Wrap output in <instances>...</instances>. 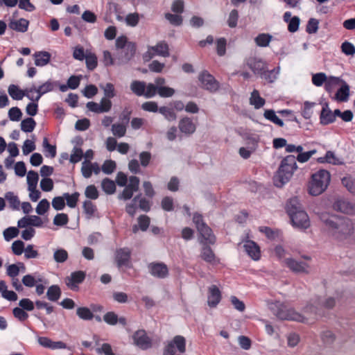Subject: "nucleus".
<instances>
[{"label":"nucleus","mask_w":355,"mask_h":355,"mask_svg":"<svg viewBox=\"0 0 355 355\" xmlns=\"http://www.w3.org/2000/svg\"><path fill=\"white\" fill-rule=\"evenodd\" d=\"M198 80L200 83V87L211 93H214L219 89V83L207 70H204L199 73Z\"/></svg>","instance_id":"obj_6"},{"label":"nucleus","mask_w":355,"mask_h":355,"mask_svg":"<svg viewBox=\"0 0 355 355\" xmlns=\"http://www.w3.org/2000/svg\"><path fill=\"white\" fill-rule=\"evenodd\" d=\"M246 146L252 150H256L259 137L257 135H241Z\"/></svg>","instance_id":"obj_34"},{"label":"nucleus","mask_w":355,"mask_h":355,"mask_svg":"<svg viewBox=\"0 0 355 355\" xmlns=\"http://www.w3.org/2000/svg\"><path fill=\"white\" fill-rule=\"evenodd\" d=\"M85 62L87 68L89 70H94L97 67V57L94 53H89L85 55Z\"/></svg>","instance_id":"obj_43"},{"label":"nucleus","mask_w":355,"mask_h":355,"mask_svg":"<svg viewBox=\"0 0 355 355\" xmlns=\"http://www.w3.org/2000/svg\"><path fill=\"white\" fill-rule=\"evenodd\" d=\"M144 89H146V83L144 81L134 80L130 84L131 91L138 96H144Z\"/></svg>","instance_id":"obj_33"},{"label":"nucleus","mask_w":355,"mask_h":355,"mask_svg":"<svg viewBox=\"0 0 355 355\" xmlns=\"http://www.w3.org/2000/svg\"><path fill=\"white\" fill-rule=\"evenodd\" d=\"M137 221L139 229L141 231L145 232L148 230L150 225V219L147 215H141L138 217Z\"/></svg>","instance_id":"obj_51"},{"label":"nucleus","mask_w":355,"mask_h":355,"mask_svg":"<svg viewBox=\"0 0 355 355\" xmlns=\"http://www.w3.org/2000/svg\"><path fill=\"white\" fill-rule=\"evenodd\" d=\"M49 207V202L46 198H44L39 202L35 209L36 213L38 215H44L48 211Z\"/></svg>","instance_id":"obj_55"},{"label":"nucleus","mask_w":355,"mask_h":355,"mask_svg":"<svg viewBox=\"0 0 355 355\" xmlns=\"http://www.w3.org/2000/svg\"><path fill=\"white\" fill-rule=\"evenodd\" d=\"M85 279V272L82 270L73 272L69 278V282L67 285L73 291H76L78 288V284H81Z\"/></svg>","instance_id":"obj_21"},{"label":"nucleus","mask_w":355,"mask_h":355,"mask_svg":"<svg viewBox=\"0 0 355 355\" xmlns=\"http://www.w3.org/2000/svg\"><path fill=\"white\" fill-rule=\"evenodd\" d=\"M69 223V217L67 214H57L53 218V224L57 226H64Z\"/></svg>","instance_id":"obj_49"},{"label":"nucleus","mask_w":355,"mask_h":355,"mask_svg":"<svg viewBox=\"0 0 355 355\" xmlns=\"http://www.w3.org/2000/svg\"><path fill=\"white\" fill-rule=\"evenodd\" d=\"M35 64L37 67L46 65L51 60V54L47 51H37L33 54Z\"/></svg>","instance_id":"obj_25"},{"label":"nucleus","mask_w":355,"mask_h":355,"mask_svg":"<svg viewBox=\"0 0 355 355\" xmlns=\"http://www.w3.org/2000/svg\"><path fill=\"white\" fill-rule=\"evenodd\" d=\"M222 298L220 289L216 285H211L209 288L207 304L209 307L215 308L219 304Z\"/></svg>","instance_id":"obj_17"},{"label":"nucleus","mask_w":355,"mask_h":355,"mask_svg":"<svg viewBox=\"0 0 355 355\" xmlns=\"http://www.w3.org/2000/svg\"><path fill=\"white\" fill-rule=\"evenodd\" d=\"M179 128L182 133H193L196 130V125L192 119L185 117L180 120Z\"/></svg>","instance_id":"obj_26"},{"label":"nucleus","mask_w":355,"mask_h":355,"mask_svg":"<svg viewBox=\"0 0 355 355\" xmlns=\"http://www.w3.org/2000/svg\"><path fill=\"white\" fill-rule=\"evenodd\" d=\"M320 122L323 125H327L334 122V114L329 108L328 104L324 103L320 112Z\"/></svg>","instance_id":"obj_27"},{"label":"nucleus","mask_w":355,"mask_h":355,"mask_svg":"<svg viewBox=\"0 0 355 355\" xmlns=\"http://www.w3.org/2000/svg\"><path fill=\"white\" fill-rule=\"evenodd\" d=\"M115 261L119 268L123 266L130 268L132 267L130 250L128 248L117 249L115 252Z\"/></svg>","instance_id":"obj_9"},{"label":"nucleus","mask_w":355,"mask_h":355,"mask_svg":"<svg viewBox=\"0 0 355 355\" xmlns=\"http://www.w3.org/2000/svg\"><path fill=\"white\" fill-rule=\"evenodd\" d=\"M101 187L107 194H113L116 191L115 182L108 178H105L102 180Z\"/></svg>","instance_id":"obj_37"},{"label":"nucleus","mask_w":355,"mask_h":355,"mask_svg":"<svg viewBox=\"0 0 355 355\" xmlns=\"http://www.w3.org/2000/svg\"><path fill=\"white\" fill-rule=\"evenodd\" d=\"M285 263L288 268L295 273H309V266L302 261H297L293 258H287Z\"/></svg>","instance_id":"obj_15"},{"label":"nucleus","mask_w":355,"mask_h":355,"mask_svg":"<svg viewBox=\"0 0 355 355\" xmlns=\"http://www.w3.org/2000/svg\"><path fill=\"white\" fill-rule=\"evenodd\" d=\"M36 125L35 120L28 117L21 121V130L24 132H31Z\"/></svg>","instance_id":"obj_40"},{"label":"nucleus","mask_w":355,"mask_h":355,"mask_svg":"<svg viewBox=\"0 0 355 355\" xmlns=\"http://www.w3.org/2000/svg\"><path fill=\"white\" fill-rule=\"evenodd\" d=\"M79 196L78 192H74L72 194H69V193H63L64 198L67 200L66 203L70 208H74L76 206Z\"/></svg>","instance_id":"obj_39"},{"label":"nucleus","mask_w":355,"mask_h":355,"mask_svg":"<svg viewBox=\"0 0 355 355\" xmlns=\"http://www.w3.org/2000/svg\"><path fill=\"white\" fill-rule=\"evenodd\" d=\"M273 314L279 320H294L302 322L304 317L294 309L279 302H277L270 307Z\"/></svg>","instance_id":"obj_5"},{"label":"nucleus","mask_w":355,"mask_h":355,"mask_svg":"<svg viewBox=\"0 0 355 355\" xmlns=\"http://www.w3.org/2000/svg\"><path fill=\"white\" fill-rule=\"evenodd\" d=\"M112 102L110 99L103 98L100 103L90 101L86 104V107L90 112L100 114L108 112L112 108Z\"/></svg>","instance_id":"obj_13"},{"label":"nucleus","mask_w":355,"mask_h":355,"mask_svg":"<svg viewBox=\"0 0 355 355\" xmlns=\"http://www.w3.org/2000/svg\"><path fill=\"white\" fill-rule=\"evenodd\" d=\"M83 157V152L81 148L73 147V153L71 155L69 161L71 163L76 164L81 160Z\"/></svg>","instance_id":"obj_54"},{"label":"nucleus","mask_w":355,"mask_h":355,"mask_svg":"<svg viewBox=\"0 0 355 355\" xmlns=\"http://www.w3.org/2000/svg\"><path fill=\"white\" fill-rule=\"evenodd\" d=\"M22 116V112L17 107H11L8 111V117L11 121H19Z\"/></svg>","instance_id":"obj_58"},{"label":"nucleus","mask_w":355,"mask_h":355,"mask_svg":"<svg viewBox=\"0 0 355 355\" xmlns=\"http://www.w3.org/2000/svg\"><path fill=\"white\" fill-rule=\"evenodd\" d=\"M76 315L83 320H91L94 317L91 309L86 306L78 307L76 309Z\"/></svg>","instance_id":"obj_35"},{"label":"nucleus","mask_w":355,"mask_h":355,"mask_svg":"<svg viewBox=\"0 0 355 355\" xmlns=\"http://www.w3.org/2000/svg\"><path fill=\"white\" fill-rule=\"evenodd\" d=\"M264 116L266 119L272 121L275 124L282 127L284 125L283 121L280 119L272 110H266L264 112Z\"/></svg>","instance_id":"obj_42"},{"label":"nucleus","mask_w":355,"mask_h":355,"mask_svg":"<svg viewBox=\"0 0 355 355\" xmlns=\"http://www.w3.org/2000/svg\"><path fill=\"white\" fill-rule=\"evenodd\" d=\"M58 85L59 83L57 81H54L51 79L46 80L37 87H36L35 85H33L31 87V89L32 90V94L33 92L37 94L35 96L33 95V101H39L43 95L55 90L58 87Z\"/></svg>","instance_id":"obj_8"},{"label":"nucleus","mask_w":355,"mask_h":355,"mask_svg":"<svg viewBox=\"0 0 355 355\" xmlns=\"http://www.w3.org/2000/svg\"><path fill=\"white\" fill-rule=\"evenodd\" d=\"M297 168L296 158L294 155H289L284 157L274 176L275 187L281 188L289 182Z\"/></svg>","instance_id":"obj_3"},{"label":"nucleus","mask_w":355,"mask_h":355,"mask_svg":"<svg viewBox=\"0 0 355 355\" xmlns=\"http://www.w3.org/2000/svg\"><path fill=\"white\" fill-rule=\"evenodd\" d=\"M319 21L315 18H311L307 23L306 31L309 34L315 33L318 30Z\"/></svg>","instance_id":"obj_60"},{"label":"nucleus","mask_w":355,"mask_h":355,"mask_svg":"<svg viewBox=\"0 0 355 355\" xmlns=\"http://www.w3.org/2000/svg\"><path fill=\"white\" fill-rule=\"evenodd\" d=\"M272 40V36L267 33L259 34L254 39L255 43L257 46L261 47H266L269 45Z\"/></svg>","instance_id":"obj_38"},{"label":"nucleus","mask_w":355,"mask_h":355,"mask_svg":"<svg viewBox=\"0 0 355 355\" xmlns=\"http://www.w3.org/2000/svg\"><path fill=\"white\" fill-rule=\"evenodd\" d=\"M330 180V173L325 169L313 173L308 184L309 193L313 196L320 195L327 189Z\"/></svg>","instance_id":"obj_4"},{"label":"nucleus","mask_w":355,"mask_h":355,"mask_svg":"<svg viewBox=\"0 0 355 355\" xmlns=\"http://www.w3.org/2000/svg\"><path fill=\"white\" fill-rule=\"evenodd\" d=\"M158 112L163 114L168 121H173L176 119V114L174 111L168 107H160Z\"/></svg>","instance_id":"obj_53"},{"label":"nucleus","mask_w":355,"mask_h":355,"mask_svg":"<svg viewBox=\"0 0 355 355\" xmlns=\"http://www.w3.org/2000/svg\"><path fill=\"white\" fill-rule=\"evenodd\" d=\"M19 233V230L15 227H9L3 231L4 239L7 241L17 237Z\"/></svg>","instance_id":"obj_46"},{"label":"nucleus","mask_w":355,"mask_h":355,"mask_svg":"<svg viewBox=\"0 0 355 355\" xmlns=\"http://www.w3.org/2000/svg\"><path fill=\"white\" fill-rule=\"evenodd\" d=\"M135 52V44L132 42H129L125 49L119 51V60L121 63H126L134 57Z\"/></svg>","instance_id":"obj_20"},{"label":"nucleus","mask_w":355,"mask_h":355,"mask_svg":"<svg viewBox=\"0 0 355 355\" xmlns=\"http://www.w3.org/2000/svg\"><path fill=\"white\" fill-rule=\"evenodd\" d=\"M133 344L142 350L152 347V340L144 329H138L132 336Z\"/></svg>","instance_id":"obj_7"},{"label":"nucleus","mask_w":355,"mask_h":355,"mask_svg":"<svg viewBox=\"0 0 355 355\" xmlns=\"http://www.w3.org/2000/svg\"><path fill=\"white\" fill-rule=\"evenodd\" d=\"M265 102V99L260 96L259 91L254 89L250 98V104L254 105V108L259 109L264 105Z\"/></svg>","instance_id":"obj_30"},{"label":"nucleus","mask_w":355,"mask_h":355,"mask_svg":"<svg viewBox=\"0 0 355 355\" xmlns=\"http://www.w3.org/2000/svg\"><path fill=\"white\" fill-rule=\"evenodd\" d=\"M175 92L174 89L166 86L159 87L157 89V94L162 98L171 97L174 95Z\"/></svg>","instance_id":"obj_59"},{"label":"nucleus","mask_w":355,"mask_h":355,"mask_svg":"<svg viewBox=\"0 0 355 355\" xmlns=\"http://www.w3.org/2000/svg\"><path fill=\"white\" fill-rule=\"evenodd\" d=\"M321 339L324 345H331L335 341L336 336L332 331L327 330L322 333Z\"/></svg>","instance_id":"obj_47"},{"label":"nucleus","mask_w":355,"mask_h":355,"mask_svg":"<svg viewBox=\"0 0 355 355\" xmlns=\"http://www.w3.org/2000/svg\"><path fill=\"white\" fill-rule=\"evenodd\" d=\"M61 293L62 292L59 286L52 285L48 288L46 292V297L49 300L56 302L60 297Z\"/></svg>","instance_id":"obj_31"},{"label":"nucleus","mask_w":355,"mask_h":355,"mask_svg":"<svg viewBox=\"0 0 355 355\" xmlns=\"http://www.w3.org/2000/svg\"><path fill=\"white\" fill-rule=\"evenodd\" d=\"M12 314L15 318L21 322H24L28 318V314L21 307H15L12 309Z\"/></svg>","instance_id":"obj_63"},{"label":"nucleus","mask_w":355,"mask_h":355,"mask_svg":"<svg viewBox=\"0 0 355 355\" xmlns=\"http://www.w3.org/2000/svg\"><path fill=\"white\" fill-rule=\"evenodd\" d=\"M326 80H327V77L324 73H318L312 76V83L317 87L322 86L324 83L325 84Z\"/></svg>","instance_id":"obj_56"},{"label":"nucleus","mask_w":355,"mask_h":355,"mask_svg":"<svg viewBox=\"0 0 355 355\" xmlns=\"http://www.w3.org/2000/svg\"><path fill=\"white\" fill-rule=\"evenodd\" d=\"M7 285L6 282L3 280L0 281V293H1V296L10 302H15L17 300L18 297L15 292L13 291H8L7 288Z\"/></svg>","instance_id":"obj_28"},{"label":"nucleus","mask_w":355,"mask_h":355,"mask_svg":"<svg viewBox=\"0 0 355 355\" xmlns=\"http://www.w3.org/2000/svg\"><path fill=\"white\" fill-rule=\"evenodd\" d=\"M132 110L130 107H125L119 116V122H121L126 125H128L130 119Z\"/></svg>","instance_id":"obj_57"},{"label":"nucleus","mask_w":355,"mask_h":355,"mask_svg":"<svg viewBox=\"0 0 355 355\" xmlns=\"http://www.w3.org/2000/svg\"><path fill=\"white\" fill-rule=\"evenodd\" d=\"M332 207L336 211L349 215L355 214V204L345 198L336 199L334 202Z\"/></svg>","instance_id":"obj_12"},{"label":"nucleus","mask_w":355,"mask_h":355,"mask_svg":"<svg viewBox=\"0 0 355 355\" xmlns=\"http://www.w3.org/2000/svg\"><path fill=\"white\" fill-rule=\"evenodd\" d=\"M198 231L202 237L200 243H209L211 245L215 244L216 238L213 234L212 230L206 224L201 227H198Z\"/></svg>","instance_id":"obj_18"},{"label":"nucleus","mask_w":355,"mask_h":355,"mask_svg":"<svg viewBox=\"0 0 355 355\" xmlns=\"http://www.w3.org/2000/svg\"><path fill=\"white\" fill-rule=\"evenodd\" d=\"M82 175L85 178H89L92 175V162L89 160L85 159L82 163L81 167Z\"/></svg>","instance_id":"obj_48"},{"label":"nucleus","mask_w":355,"mask_h":355,"mask_svg":"<svg viewBox=\"0 0 355 355\" xmlns=\"http://www.w3.org/2000/svg\"><path fill=\"white\" fill-rule=\"evenodd\" d=\"M82 93L87 98H92L97 94L98 88L94 85H89L85 87Z\"/></svg>","instance_id":"obj_62"},{"label":"nucleus","mask_w":355,"mask_h":355,"mask_svg":"<svg viewBox=\"0 0 355 355\" xmlns=\"http://www.w3.org/2000/svg\"><path fill=\"white\" fill-rule=\"evenodd\" d=\"M343 82V81L338 77L329 76L327 78V80H326L324 88L327 92L331 93L336 87Z\"/></svg>","instance_id":"obj_36"},{"label":"nucleus","mask_w":355,"mask_h":355,"mask_svg":"<svg viewBox=\"0 0 355 355\" xmlns=\"http://www.w3.org/2000/svg\"><path fill=\"white\" fill-rule=\"evenodd\" d=\"M202 245L200 252V257L205 261L214 264L216 263V257L209 246V243H201Z\"/></svg>","instance_id":"obj_22"},{"label":"nucleus","mask_w":355,"mask_h":355,"mask_svg":"<svg viewBox=\"0 0 355 355\" xmlns=\"http://www.w3.org/2000/svg\"><path fill=\"white\" fill-rule=\"evenodd\" d=\"M343 186L352 194L355 195V180L351 176L344 177L341 180Z\"/></svg>","instance_id":"obj_45"},{"label":"nucleus","mask_w":355,"mask_h":355,"mask_svg":"<svg viewBox=\"0 0 355 355\" xmlns=\"http://www.w3.org/2000/svg\"><path fill=\"white\" fill-rule=\"evenodd\" d=\"M5 198L9 202L10 207L13 209H19L20 201L17 196H15L13 192L8 191L5 194Z\"/></svg>","instance_id":"obj_41"},{"label":"nucleus","mask_w":355,"mask_h":355,"mask_svg":"<svg viewBox=\"0 0 355 355\" xmlns=\"http://www.w3.org/2000/svg\"><path fill=\"white\" fill-rule=\"evenodd\" d=\"M341 50L346 55H354L355 54V46L353 44L347 41L342 44Z\"/></svg>","instance_id":"obj_64"},{"label":"nucleus","mask_w":355,"mask_h":355,"mask_svg":"<svg viewBox=\"0 0 355 355\" xmlns=\"http://www.w3.org/2000/svg\"><path fill=\"white\" fill-rule=\"evenodd\" d=\"M349 96V86L343 82L341 87L337 91L335 94V99L339 102H346Z\"/></svg>","instance_id":"obj_29"},{"label":"nucleus","mask_w":355,"mask_h":355,"mask_svg":"<svg viewBox=\"0 0 355 355\" xmlns=\"http://www.w3.org/2000/svg\"><path fill=\"white\" fill-rule=\"evenodd\" d=\"M83 208L84 213L87 216V218L90 219L95 216V213L97 212L96 206L89 200L83 202Z\"/></svg>","instance_id":"obj_32"},{"label":"nucleus","mask_w":355,"mask_h":355,"mask_svg":"<svg viewBox=\"0 0 355 355\" xmlns=\"http://www.w3.org/2000/svg\"><path fill=\"white\" fill-rule=\"evenodd\" d=\"M155 55L168 57L170 55L169 47L165 41L159 42L155 46H150Z\"/></svg>","instance_id":"obj_24"},{"label":"nucleus","mask_w":355,"mask_h":355,"mask_svg":"<svg viewBox=\"0 0 355 355\" xmlns=\"http://www.w3.org/2000/svg\"><path fill=\"white\" fill-rule=\"evenodd\" d=\"M85 195L87 198L91 200H96L99 196V193L96 187L93 184L89 185L86 187Z\"/></svg>","instance_id":"obj_52"},{"label":"nucleus","mask_w":355,"mask_h":355,"mask_svg":"<svg viewBox=\"0 0 355 355\" xmlns=\"http://www.w3.org/2000/svg\"><path fill=\"white\" fill-rule=\"evenodd\" d=\"M162 208L166 211H171L174 209L173 200L171 197H164L161 202Z\"/></svg>","instance_id":"obj_61"},{"label":"nucleus","mask_w":355,"mask_h":355,"mask_svg":"<svg viewBox=\"0 0 355 355\" xmlns=\"http://www.w3.org/2000/svg\"><path fill=\"white\" fill-rule=\"evenodd\" d=\"M245 64L256 75H261L263 70L266 69V64L261 59L256 57H249L245 59Z\"/></svg>","instance_id":"obj_16"},{"label":"nucleus","mask_w":355,"mask_h":355,"mask_svg":"<svg viewBox=\"0 0 355 355\" xmlns=\"http://www.w3.org/2000/svg\"><path fill=\"white\" fill-rule=\"evenodd\" d=\"M243 248L245 251L254 261H258L261 257V251L257 243L252 240H247Z\"/></svg>","instance_id":"obj_19"},{"label":"nucleus","mask_w":355,"mask_h":355,"mask_svg":"<svg viewBox=\"0 0 355 355\" xmlns=\"http://www.w3.org/2000/svg\"><path fill=\"white\" fill-rule=\"evenodd\" d=\"M116 168V162L112 159L105 160L102 166L101 170L105 174H111L112 173Z\"/></svg>","instance_id":"obj_44"},{"label":"nucleus","mask_w":355,"mask_h":355,"mask_svg":"<svg viewBox=\"0 0 355 355\" xmlns=\"http://www.w3.org/2000/svg\"><path fill=\"white\" fill-rule=\"evenodd\" d=\"M29 25V21L24 18L18 20H11L8 24V27L14 31L20 33H25L27 31Z\"/></svg>","instance_id":"obj_23"},{"label":"nucleus","mask_w":355,"mask_h":355,"mask_svg":"<svg viewBox=\"0 0 355 355\" xmlns=\"http://www.w3.org/2000/svg\"><path fill=\"white\" fill-rule=\"evenodd\" d=\"M177 351L180 354L186 352V339L184 336L178 335L168 343L164 347V351Z\"/></svg>","instance_id":"obj_14"},{"label":"nucleus","mask_w":355,"mask_h":355,"mask_svg":"<svg viewBox=\"0 0 355 355\" xmlns=\"http://www.w3.org/2000/svg\"><path fill=\"white\" fill-rule=\"evenodd\" d=\"M150 274L158 279L166 278L168 275V266L163 262H152L148 265Z\"/></svg>","instance_id":"obj_11"},{"label":"nucleus","mask_w":355,"mask_h":355,"mask_svg":"<svg viewBox=\"0 0 355 355\" xmlns=\"http://www.w3.org/2000/svg\"><path fill=\"white\" fill-rule=\"evenodd\" d=\"M53 259L57 263H63L68 259V253L64 249H58L54 252Z\"/></svg>","instance_id":"obj_50"},{"label":"nucleus","mask_w":355,"mask_h":355,"mask_svg":"<svg viewBox=\"0 0 355 355\" xmlns=\"http://www.w3.org/2000/svg\"><path fill=\"white\" fill-rule=\"evenodd\" d=\"M8 92L13 100L20 101L26 96L31 101H33V94H32L31 87L21 89L19 86L12 84L9 85Z\"/></svg>","instance_id":"obj_10"},{"label":"nucleus","mask_w":355,"mask_h":355,"mask_svg":"<svg viewBox=\"0 0 355 355\" xmlns=\"http://www.w3.org/2000/svg\"><path fill=\"white\" fill-rule=\"evenodd\" d=\"M317 215L325 230L335 239L343 241L354 233V223L348 217L329 211L318 212Z\"/></svg>","instance_id":"obj_1"},{"label":"nucleus","mask_w":355,"mask_h":355,"mask_svg":"<svg viewBox=\"0 0 355 355\" xmlns=\"http://www.w3.org/2000/svg\"><path fill=\"white\" fill-rule=\"evenodd\" d=\"M285 209L291 219V225L294 227L299 230H306L311 226L309 217L297 196L287 200Z\"/></svg>","instance_id":"obj_2"}]
</instances>
